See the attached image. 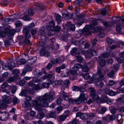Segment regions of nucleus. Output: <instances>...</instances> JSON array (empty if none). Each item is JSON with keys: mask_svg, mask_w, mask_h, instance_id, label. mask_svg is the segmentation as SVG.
I'll return each instance as SVG.
<instances>
[{"mask_svg": "<svg viewBox=\"0 0 124 124\" xmlns=\"http://www.w3.org/2000/svg\"><path fill=\"white\" fill-rule=\"evenodd\" d=\"M30 65L29 64L26 65V67L24 68L23 71L22 73L24 74H25L27 71H32L33 66Z\"/></svg>", "mask_w": 124, "mask_h": 124, "instance_id": "f8f14e48", "label": "nucleus"}, {"mask_svg": "<svg viewBox=\"0 0 124 124\" xmlns=\"http://www.w3.org/2000/svg\"><path fill=\"white\" fill-rule=\"evenodd\" d=\"M22 19L25 21H30L31 19L29 17V16L27 15L24 16L22 18Z\"/></svg>", "mask_w": 124, "mask_h": 124, "instance_id": "473e14b6", "label": "nucleus"}, {"mask_svg": "<svg viewBox=\"0 0 124 124\" xmlns=\"http://www.w3.org/2000/svg\"><path fill=\"white\" fill-rule=\"evenodd\" d=\"M2 101L7 103H9L11 102V98L10 97H8L7 95H4L2 97Z\"/></svg>", "mask_w": 124, "mask_h": 124, "instance_id": "4468645a", "label": "nucleus"}, {"mask_svg": "<svg viewBox=\"0 0 124 124\" xmlns=\"http://www.w3.org/2000/svg\"><path fill=\"white\" fill-rule=\"evenodd\" d=\"M63 91L62 90V91L60 92V96L64 100L67 101L68 100V96L67 94Z\"/></svg>", "mask_w": 124, "mask_h": 124, "instance_id": "2eb2a0df", "label": "nucleus"}, {"mask_svg": "<svg viewBox=\"0 0 124 124\" xmlns=\"http://www.w3.org/2000/svg\"><path fill=\"white\" fill-rule=\"evenodd\" d=\"M115 74L114 71L113 70H111L109 71L108 73V75L110 77H113Z\"/></svg>", "mask_w": 124, "mask_h": 124, "instance_id": "c9c22d12", "label": "nucleus"}, {"mask_svg": "<svg viewBox=\"0 0 124 124\" xmlns=\"http://www.w3.org/2000/svg\"><path fill=\"white\" fill-rule=\"evenodd\" d=\"M61 16L59 14H57L55 16V19L58 24H59L60 23H61Z\"/></svg>", "mask_w": 124, "mask_h": 124, "instance_id": "393cba45", "label": "nucleus"}, {"mask_svg": "<svg viewBox=\"0 0 124 124\" xmlns=\"http://www.w3.org/2000/svg\"><path fill=\"white\" fill-rule=\"evenodd\" d=\"M82 67V70L83 72H87L89 70V68L87 66H84L83 67Z\"/></svg>", "mask_w": 124, "mask_h": 124, "instance_id": "ea45409f", "label": "nucleus"}, {"mask_svg": "<svg viewBox=\"0 0 124 124\" xmlns=\"http://www.w3.org/2000/svg\"><path fill=\"white\" fill-rule=\"evenodd\" d=\"M0 110H3L6 108L7 105L2 101H0Z\"/></svg>", "mask_w": 124, "mask_h": 124, "instance_id": "a878e982", "label": "nucleus"}, {"mask_svg": "<svg viewBox=\"0 0 124 124\" xmlns=\"http://www.w3.org/2000/svg\"><path fill=\"white\" fill-rule=\"evenodd\" d=\"M82 35V34L81 33H75L74 34L75 37L76 38H80Z\"/></svg>", "mask_w": 124, "mask_h": 124, "instance_id": "6e6d98bb", "label": "nucleus"}, {"mask_svg": "<svg viewBox=\"0 0 124 124\" xmlns=\"http://www.w3.org/2000/svg\"><path fill=\"white\" fill-rule=\"evenodd\" d=\"M7 35L6 33L4 31L0 32V38H2L5 36Z\"/></svg>", "mask_w": 124, "mask_h": 124, "instance_id": "a18cd8bd", "label": "nucleus"}, {"mask_svg": "<svg viewBox=\"0 0 124 124\" xmlns=\"http://www.w3.org/2000/svg\"><path fill=\"white\" fill-rule=\"evenodd\" d=\"M27 93V91L26 90H24L22 91L19 94V95L22 96H26Z\"/></svg>", "mask_w": 124, "mask_h": 124, "instance_id": "c756f323", "label": "nucleus"}, {"mask_svg": "<svg viewBox=\"0 0 124 124\" xmlns=\"http://www.w3.org/2000/svg\"><path fill=\"white\" fill-rule=\"evenodd\" d=\"M106 63V61L104 59L101 60L100 61V65L101 66L104 67Z\"/></svg>", "mask_w": 124, "mask_h": 124, "instance_id": "4c0bfd02", "label": "nucleus"}, {"mask_svg": "<svg viewBox=\"0 0 124 124\" xmlns=\"http://www.w3.org/2000/svg\"><path fill=\"white\" fill-rule=\"evenodd\" d=\"M41 80L38 79L36 78H34L32 81H30L29 84V86H33L34 89L35 90H38L40 89L39 85L34 84V83L39 82Z\"/></svg>", "mask_w": 124, "mask_h": 124, "instance_id": "423d86ee", "label": "nucleus"}, {"mask_svg": "<svg viewBox=\"0 0 124 124\" xmlns=\"http://www.w3.org/2000/svg\"><path fill=\"white\" fill-rule=\"evenodd\" d=\"M77 61L79 62H84L85 61L82 57L81 56L77 58Z\"/></svg>", "mask_w": 124, "mask_h": 124, "instance_id": "c03bdc74", "label": "nucleus"}, {"mask_svg": "<svg viewBox=\"0 0 124 124\" xmlns=\"http://www.w3.org/2000/svg\"><path fill=\"white\" fill-rule=\"evenodd\" d=\"M91 95L94 101H96L97 102H100L99 99H100L101 98L99 97L98 95L95 93Z\"/></svg>", "mask_w": 124, "mask_h": 124, "instance_id": "412c9836", "label": "nucleus"}, {"mask_svg": "<svg viewBox=\"0 0 124 124\" xmlns=\"http://www.w3.org/2000/svg\"><path fill=\"white\" fill-rule=\"evenodd\" d=\"M101 28L99 27H94L91 24H90L89 25H85L84 28L83 33L85 35H89L92 33L90 30H94L97 32L101 31Z\"/></svg>", "mask_w": 124, "mask_h": 124, "instance_id": "f03ea898", "label": "nucleus"}, {"mask_svg": "<svg viewBox=\"0 0 124 124\" xmlns=\"http://www.w3.org/2000/svg\"><path fill=\"white\" fill-rule=\"evenodd\" d=\"M77 51V49L76 48H74L70 51V53L72 55H75V54L76 53Z\"/></svg>", "mask_w": 124, "mask_h": 124, "instance_id": "37998d69", "label": "nucleus"}, {"mask_svg": "<svg viewBox=\"0 0 124 124\" xmlns=\"http://www.w3.org/2000/svg\"><path fill=\"white\" fill-rule=\"evenodd\" d=\"M63 83V81L62 80H58L56 81L55 82V84L57 85H61Z\"/></svg>", "mask_w": 124, "mask_h": 124, "instance_id": "09e8293b", "label": "nucleus"}, {"mask_svg": "<svg viewBox=\"0 0 124 124\" xmlns=\"http://www.w3.org/2000/svg\"><path fill=\"white\" fill-rule=\"evenodd\" d=\"M23 33L25 34V43L26 44H29L30 43V42L29 39L31 37V34L29 33L30 30L27 28H24L23 29Z\"/></svg>", "mask_w": 124, "mask_h": 124, "instance_id": "0eeeda50", "label": "nucleus"}, {"mask_svg": "<svg viewBox=\"0 0 124 124\" xmlns=\"http://www.w3.org/2000/svg\"><path fill=\"white\" fill-rule=\"evenodd\" d=\"M90 23H91V24H90L88 25H89L90 24H91L94 26L96 25L97 24V23L96 21L99 20L100 19H95V20L93 18H90Z\"/></svg>", "mask_w": 124, "mask_h": 124, "instance_id": "aec40b11", "label": "nucleus"}, {"mask_svg": "<svg viewBox=\"0 0 124 124\" xmlns=\"http://www.w3.org/2000/svg\"><path fill=\"white\" fill-rule=\"evenodd\" d=\"M15 33V31L12 30H10L8 32V36H13L14 35Z\"/></svg>", "mask_w": 124, "mask_h": 124, "instance_id": "de8ad7c7", "label": "nucleus"}, {"mask_svg": "<svg viewBox=\"0 0 124 124\" xmlns=\"http://www.w3.org/2000/svg\"><path fill=\"white\" fill-rule=\"evenodd\" d=\"M81 76H83L86 79H87L90 78V76L88 73H86L85 74H82Z\"/></svg>", "mask_w": 124, "mask_h": 124, "instance_id": "e433bc0d", "label": "nucleus"}, {"mask_svg": "<svg viewBox=\"0 0 124 124\" xmlns=\"http://www.w3.org/2000/svg\"><path fill=\"white\" fill-rule=\"evenodd\" d=\"M8 83L7 82L4 83L2 85V88L4 89L6 87H8Z\"/></svg>", "mask_w": 124, "mask_h": 124, "instance_id": "13d9d810", "label": "nucleus"}, {"mask_svg": "<svg viewBox=\"0 0 124 124\" xmlns=\"http://www.w3.org/2000/svg\"><path fill=\"white\" fill-rule=\"evenodd\" d=\"M45 27L42 26L40 27L38 32L39 34L40 35V37L42 39H44L46 38V34L45 32Z\"/></svg>", "mask_w": 124, "mask_h": 124, "instance_id": "9d476101", "label": "nucleus"}, {"mask_svg": "<svg viewBox=\"0 0 124 124\" xmlns=\"http://www.w3.org/2000/svg\"><path fill=\"white\" fill-rule=\"evenodd\" d=\"M68 116V114H66L60 116L59 119L60 120L63 121Z\"/></svg>", "mask_w": 124, "mask_h": 124, "instance_id": "c85d7f7f", "label": "nucleus"}, {"mask_svg": "<svg viewBox=\"0 0 124 124\" xmlns=\"http://www.w3.org/2000/svg\"><path fill=\"white\" fill-rule=\"evenodd\" d=\"M61 29V27L57 25L55 27H53V30L56 32H59L60 31Z\"/></svg>", "mask_w": 124, "mask_h": 124, "instance_id": "f704fd0d", "label": "nucleus"}, {"mask_svg": "<svg viewBox=\"0 0 124 124\" xmlns=\"http://www.w3.org/2000/svg\"><path fill=\"white\" fill-rule=\"evenodd\" d=\"M53 93L50 92L49 93H46L42 96L39 97L37 100H35L33 101V104L39 112V118L42 119L44 116V114L41 109L43 106L46 107L48 105V100L49 102L52 101L53 98Z\"/></svg>", "mask_w": 124, "mask_h": 124, "instance_id": "f257e3e1", "label": "nucleus"}, {"mask_svg": "<svg viewBox=\"0 0 124 124\" xmlns=\"http://www.w3.org/2000/svg\"><path fill=\"white\" fill-rule=\"evenodd\" d=\"M21 24L22 23L20 21H16L15 24L16 26L17 27H20L21 25Z\"/></svg>", "mask_w": 124, "mask_h": 124, "instance_id": "5fc2aeb1", "label": "nucleus"}, {"mask_svg": "<svg viewBox=\"0 0 124 124\" xmlns=\"http://www.w3.org/2000/svg\"><path fill=\"white\" fill-rule=\"evenodd\" d=\"M42 85L43 88H48L49 87V85L46 83H42Z\"/></svg>", "mask_w": 124, "mask_h": 124, "instance_id": "4d7b16f0", "label": "nucleus"}, {"mask_svg": "<svg viewBox=\"0 0 124 124\" xmlns=\"http://www.w3.org/2000/svg\"><path fill=\"white\" fill-rule=\"evenodd\" d=\"M18 63H17V64H25L26 62V61L24 59H21L20 61H18Z\"/></svg>", "mask_w": 124, "mask_h": 124, "instance_id": "72a5a7b5", "label": "nucleus"}, {"mask_svg": "<svg viewBox=\"0 0 124 124\" xmlns=\"http://www.w3.org/2000/svg\"><path fill=\"white\" fill-rule=\"evenodd\" d=\"M87 94L83 93H82L78 99H75V102L77 104L86 102L87 100Z\"/></svg>", "mask_w": 124, "mask_h": 124, "instance_id": "20e7f679", "label": "nucleus"}, {"mask_svg": "<svg viewBox=\"0 0 124 124\" xmlns=\"http://www.w3.org/2000/svg\"><path fill=\"white\" fill-rule=\"evenodd\" d=\"M37 59V58L36 57L29 58L27 62L29 64L32 65L35 62Z\"/></svg>", "mask_w": 124, "mask_h": 124, "instance_id": "ddd939ff", "label": "nucleus"}, {"mask_svg": "<svg viewBox=\"0 0 124 124\" xmlns=\"http://www.w3.org/2000/svg\"><path fill=\"white\" fill-rule=\"evenodd\" d=\"M92 81H95L96 83L100 81L104 80V76L100 70H98L97 74H94L92 77Z\"/></svg>", "mask_w": 124, "mask_h": 124, "instance_id": "7ed1b4c3", "label": "nucleus"}, {"mask_svg": "<svg viewBox=\"0 0 124 124\" xmlns=\"http://www.w3.org/2000/svg\"><path fill=\"white\" fill-rule=\"evenodd\" d=\"M43 73L42 72H39L38 73H34V74L35 76L39 77L43 74Z\"/></svg>", "mask_w": 124, "mask_h": 124, "instance_id": "052dcab7", "label": "nucleus"}, {"mask_svg": "<svg viewBox=\"0 0 124 124\" xmlns=\"http://www.w3.org/2000/svg\"><path fill=\"white\" fill-rule=\"evenodd\" d=\"M107 110V109L105 107H103L101 108V114H104L105 112Z\"/></svg>", "mask_w": 124, "mask_h": 124, "instance_id": "680f3d73", "label": "nucleus"}, {"mask_svg": "<svg viewBox=\"0 0 124 124\" xmlns=\"http://www.w3.org/2000/svg\"><path fill=\"white\" fill-rule=\"evenodd\" d=\"M124 58L123 57L120 56L117 59V61L119 63H121L123 62Z\"/></svg>", "mask_w": 124, "mask_h": 124, "instance_id": "79ce46f5", "label": "nucleus"}, {"mask_svg": "<svg viewBox=\"0 0 124 124\" xmlns=\"http://www.w3.org/2000/svg\"><path fill=\"white\" fill-rule=\"evenodd\" d=\"M121 26L124 27V23L123 22L118 23L116 29L117 31L120 32L122 30Z\"/></svg>", "mask_w": 124, "mask_h": 124, "instance_id": "dca6fc26", "label": "nucleus"}, {"mask_svg": "<svg viewBox=\"0 0 124 124\" xmlns=\"http://www.w3.org/2000/svg\"><path fill=\"white\" fill-rule=\"evenodd\" d=\"M83 65L79 64H76L74 65V66L73 67V69L75 71H77L79 69L82 68Z\"/></svg>", "mask_w": 124, "mask_h": 124, "instance_id": "4be33fe9", "label": "nucleus"}, {"mask_svg": "<svg viewBox=\"0 0 124 124\" xmlns=\"http://www.w3.org/2000/svg\"><path fill=\"white\" fill-rule=\"evenodd\" d=\"M88 91L90 93V95H91L96 93V91L92 87H91L88 89Z\"/></svg>", "mask_w": 124, "mask_h": 124, "instance_id": "7c9ffc66", "label": "nucleus"}, {"mask_svg": "<svg viewBox=\"0 0 124 124\" xmlns=\"http://www.w3.org/2000/svg\"><path fill=\"white\" fill-rule=\"evenodd\" d=\"M79 87L76 86H74L72 87V90L74 91H78L79 90Z\"/></svg>", "mask_w": 124, "mask_h": 124, "instance_id": "49530a36", "label": "nucleus"}, {"mask_svg": "<svg viewBox=\"0 0 124 124\" xmlns=\"http://www.w3.org/2000/svg\"><path fill=\"white\" fill-rule=\"evenodd\" d=\"M8 66L6 65H4V62L1 61V63L3 69L5 70H7L8 69L11 70L15 66V65L13 60L12 59H10L8 60Z\"/></svg>", "mask_w": 124, "mask_h": 124, "instance_id": "39448f33", "label": "nucleus"}, {"mask_svg": "<svg viewBox=\"0 0 124 124\" xmlns=\"http://www.w3.org/2000/svg\"><path fill=\"white\" fill-rule=\"evenodd\" d=\"M119 66V65L118 64H116L114 65L113 69L115 71H116L118 70Z\"/></svg>", "mask_w": 124, "mask_h": 124, "instance_id": "603ef678", "label": "nucleus"}, {"mask_svg": "<svg viewBox=\"0 0 124 124\" xmlns=\"http://www.w3.org/2000/svg\"><path fill=\"white\" fill-rule=\"evenodd\" d=\"M41 38L42 37H41V41L39 42V45L40 46L43 47L45 44L46 39H43Z\"/></svg>", "mask_w": 124, "mask_h": 124, "instance_id": "cd10ccee", "label": "nucleus"}, {"mask_svg": "<svg viewBox=\"0 0 124 124\" xmlns=\"http://www.w3.org/2000/svg\"><path fill=\"white\" fill-rule=\"evenodd\" d=\"M28 13L29 15H32L34 14L33 10L32 9H29L28 10Z\"/></svg>", "mask_w": 124, "mask_h": 124, "instance_id": "8fccbe9b", "label": "nucleus"}, {"mask_svg": "<svg viewBox=\"0 0 124 124\" xmlns=\"http://www.w3.org/2000/svg\"><path fill=\"white\" fill-rule=\"evenodd\" d=\"M57 61L58 64H59L63 62L64 60V58L62 57L57 58Z\"/></svg>", "mask_w": 124, "mask_h": 124, "instance_id": "58836bf2", "label": "nucleus"}, {"mask_svg": "<svg viewBox=\"0 0 124 124\" xmlns=\"http://www.w3.org/2000/svg\"><path fill=\"white\" fill-rule=\"evenodd\" d=\"M97 41V39H95L92 40V43L93 47L96 44Z\"/></svg>", "mask_w": 124, "mask_h": 124, "instance_id": "338daca9", "label": "nucleus"}, {"mask_svg": "<svg viewBox=\"0 0 124 124\" xmlns=\"http://www.w3.org/2000/svg\"><path fill=\"white\" fill-rule=\"evenodd\" d=\"M97 55V53L96 51L94 50H89L88 51L87 56L89 58H91L92 56H94Z\"/></svg>", "mask_w": 124, "mask_h": 124, "instance_id": "f3484780", "label": "nucleus"}, {"mask_svg": "<svg viewBox=\"0 0 124 124\" xmlns=\"http://www.w3.org/2000/svg\"><path fill=\"white\" fill-rule=\"evenodd\" d=\"M114 40L108 38L107 39V42L109 44H111L114 42Z\"/></svg>", "mask_w": 124, "mask_h": 124, "instance_id": "864d4df0", "label": "nucleus"}, {"mask_svg": "<svg viewBox=\"0 0 124 124\" xmlns=\"http://www.w3.org/2000/svg\"><path fill=\"white\" fill-rule=\"evenodd\" d=\"M79 91L83 93L85 91V89L83 87H79Z\"/></svg>", "mask_w": 124, "mask_h": 124, "instance_id": "e2e57ef3", "label": "nucleus"}, {"mask_svg": "<svg viewBox=\"0 0 124 124\" xmlns=\"http://www.w3.org/2000/svg\"><path fill=\"white\" fill-rule=\"evenodd\" d=\"M39 54L40 55L42 56H45L46 57H48L50 55V53L44 48L41 49Z\"/></svg>", "mask_w": 124, "mask_h": 124, "instance_id": "9b49d317", "label": "nucleus"}, {"mask_svg": "<svg viewBox=\"0 0 124 124\" xmlns=\"http://www.w3.org/2000/svg\"><path fill=\"white\" fill-rule=\"evenodd\" d=\"M54 31L53 30H50L48 31V35L50 36H51L54 34Z\"/></svg>", "mask_w": 124, "mask_h": 124, "instance_id": "0e129e2a", "label": "nucleus"}, {"mask_svg": "<svg viewBox=\"0 0 124 124\" xmlns=\"http://www.w3.org/2000/svg\"><path fill=\"white\" fill-rule=\"evenodd\" d=\"M64 12H63L62 14L64 17L68 16H69L67 10H64Z\"/></svg>", "mask_w": 124, "mask_h": 124, "instance_id": "69168bd1", "label": "nucleus"}, {"mask_svg": "<svg viewBox=\"0 0 124 124\" xmlns=\"http://www.w3.org/2000/svg\"><path fill=\"white\" fill-rule=\"evenodd\" d=\"M53 76V73L46 74L45 76L41 77V78L42 79H45L47 78L50 79L51 78L52 76Z\"/></svg>", "mask_w": 124, "mask_h": 124, "instance_id": "5701e85b", "label": "nucleus"}, {"mask_svg": "<svg viewBox=\"0 0 124 124\" xmlns=\"http://www.w3.org/2000/svg\"><path fill=\"white\" fill-rule=\"evenodd\" d=\"M13 73L14 74H16V77L18 78V74L19 73V70L17 69L14 70L13 71Z\"/></svg>", "mask_w": 124, "mask_h": 124, "instance_id": "a19ab883", "label": "nucleus"}, {"mask_svg": "<svg viewBox=\"0 0 124 124\" xmlns=\"http://www.w3.org/2000/svg\"><path fill=\"white\" fill-rule=\"evenodd\" d=\"M102 99L101 98L99 99L100 100V102L104 103L106 102L107 100L109 99V98L107 96L105 95L102 97Z\"/></svg>", "mask_w": 124, "mask_h": 124, "instance_id": "b1692460", "label": "nucleus"}, {"mask_svg": "<svg viewBox=\"0 0 124 124\" xmlns=\"http://www.w3.org/2000/svg\"><path fill=\"white\" fill-rule=\"evenodd\" d=\"M18 79L17 78L14 76L13 77L9 78L7 80V81L9 83H11L14 81Z\"/></svg>", "mask_w": 124, "mask_h": 124, "instance_id": "bb28decb", "label": "nucleus"}, {"mask_svg": "<svg viewBox=\"0 0 124 124\" xmlns=\"http://www.w3.org/2000/svg\"><path fill=\"white\" fill-rule=\"evenodd\" d=\"M116 118V116L114 115L108 114L105 117H103L102 119L106 122H109L113 121Z\"/></svg>", "mask_w": 124, "mask_h": 124, "instance_id": "6e6552de", "label": "nucleus"}, {"mask_svg": "<svg viewBox=\"0 0 124 124\" xmlns=\"http://www.w3.org/2000/svg\"><path fill=\"white\" fill-rule=\"evenodd\" d=\"M33 8L36 10H45L46 8V6L43 3H35Z\"/></svg>", "mask_w": 124, "mask_h": 124, "instance_id": "1a4fd4ad", "label": "nucleus"}, {"mask_svg": "<svg viewBox=\"0 0 124 124\" xmlns=\"http://www.w3.org/2000/svg\"><path fill=\"white\" fill-rule=\"evenodd\" d=\"M69 28L72 31H74L75 29V25L74 24H71Z\"/></svg>", "mask_w": 124, "mask_h": 124, "instance_id": "bf43d9fd", "label": "nucleus"}, {"mask_svg": "<svg viewBox=\"0 0 124 124\" xmlns=\"http://www.w3.org/2000/svg\"><path fill=\"white\" fill-rule=\"evenodd\" d=\"M55 116V114L53 112H51L49 114V116L50 117L54 118Z\"/></svg>", "mask_w": 124, "mask_h": 124, "instance_id": "774afa93", "label": "nucleus"}, {"mask_svg": "<svg viewBox=\"0 0 124 124\" xmlns=\"http://www.w3.org/2000/svg\"><path fill=\"white\" fill-rule=\"evenodd\" d=\"M64 84L63 86L61 87L62 90H64L65 89V87L68 88V86L70 84L69 80L68 79H66L64 81Z\"/></svg>", "mask_w": 124, "mask_h": 124, "instance_id": "a211bd4d", "label": "nucleus"}, {"mask_svg": "<svg viewBox=\"0 0 124 124\" xmlns=\"http://www.w3.org/2000/svg\"><path fill=\"white\" fill-rule=\"evenodd\" d=\"M46 29L48 31L50 30H53V27L51 26L50 25H46Z\"/></svg>", "mask_w": 124, "mask_h": 124, "instance_id": "3c124183", "label": "nucleus"}, {"mask_svg": "<svg viewBox=\"0 0 124 124\" xmlns=\"http://www.w3.org/2000/svg\"><path fill=\"white\" fill-rule=\"evenodd\" d=\"M9 116V114L7 112L4 113L3 115L1 117V119L2 121H5L7 120Z\"/></svg>", "mask_w": 124, "mask_h": 124, "instance_id": "6ab92c4d", "label": "nucleus"}, {"mask_svg": "<svg viewBox=\"0 0 124 124\" xmlns=\"http://www.w3.org/2000/svg\"><path fill=\"white\" fill-rule=\"evenodd\" d=\"M12 42H13V41L11 40H7L4 42V44L6 46H7L11 45Z\"/></svg>", "mask_w": 124, "mask_h": 124, "instance_id": "2f4dec72", "label": "nucleus"}]
</instances>
